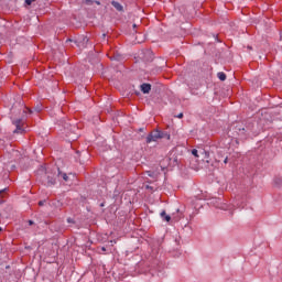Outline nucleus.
Wrapping results in <instances>:
<instances>
[{
	"mask_svg": "<svg viewBox=\"0 0 282 282\" xmlns=\"http://www.w3.org/2000/svg\"><path fill=\"white\" fill-rule=\"evenodd\" d=\"M257 120L249 119L246 122L245 128H237L238 135H246V133H253V135H258L259 131H257Z\"/></svg>",
	"mask_w": 282,
	"mask_h": 282,
	"instance_id": "1",
	"label": "nucleus"
},
{
	"mask_svg": "<svg viewBox=\"0 0 282 282\" xmlns=\"http://www.w3.org/2000/svg\"><path fill=\"white\" fill-rule=\"evenodd\" d=\"M44 172H45L46 177H52V175L53 176L57 175V177H61V175L63 177H67V173L61 172V169L58 166L52 165V164L45 165Z\"/></svg>",
	"mask_w": 282,
	"mask_h": 282,
	"instance_id": "2",
	"label": "nucleus"
},
{
	"mask_svg": "<svg viewBox=\"0 0 282 282\" xmlns=\"http://www.w3.org/2000/svg\"><path fill=\"white\" fill-rule=\"evenodd\" d=\"M63 127L66 131L67 138H69L73 141L78 140V134H76L78 128H76V126H72V123L64 121Z\"/></svg>",
	"mask_w": 282,
	"mask_h": 282,
	"instance_id": "3",
	"label": "nucleus"
},
{
	"mask_svg": "<svg viewBox=\"0 0 282 282\" xmlns=\"http://www.w3.org/2000/svg\"><path fill=\"white\" fill-rule=\"evenodd\" d=\"M66 43H74V45L85 50V47H87V43H89V37H87V35H82L78 40L67 39Z\"/></svg>",
	"mask_w": 282,
	"mask_h": 282,
	"instance_id": "4",
	"label": "nucleus"
},
{
	"mask_svg": "<svg viewBox=\"0 0 282 282\" xmlns=\"http://www.w3.org/2000/svg\"><path fill=\"white\" fill-rule=\"evenodd\" d=\"M160 130H154L152 131L148 137H147V144H151V142H158V140H162Z\"/></svg>",
	"mask_w": 282,
	"mask_h": 282,
	"instance_id": "5",
	"label": "nucleus"
},
{
	"mask_svg": "<svg viewBox=\"0 0 282 282\" xmlns=\"http://www.w3.org/2000/svg\"><path fill=\"white\" fill-rule=\"evenodd\" d=\"M140 58H142V61H145V63H151V61H153V51L145 50L141 52Z\"/></svg>",
	"mask_w": 282,
	"mask_h": 282,
	"instance_id": "6",
	"label": "nucleus"
},
{
	"mask_svg": "<svg viewBox=\"0 0 282 282\" xmlns=\"http://www.w3.org/2000/svg\"><path fill=\"white\" fill-rule=\"evenodd\" d=\"M13 124L17 127L13 133H23L25 131L23 128H21V124H23V119L13 120Z\"/></svg>",
	"mask_w": 282,
	"mask_h": 282,
	"instance_id": "7",
	"label": "nucleus"
},
{
	"mask_svg": "<svg viewBox=\"0 0 282 282\" xmlns=\"http://www.w3.org/2000/svg\"><path fill=\"white\" fill-rule=\"evenodd\" d=\"M111 6L118 11V12H124V7L120 4L118 1H112Z\"/></svg>",
	"mask_w": 282,
	"mask_h": 282,
	"instance_id": "8",
	"label": "nucleus"
},
{
	"mask_svg": "<svg viewBox=\"0 0 282 282\" xmlns=\"http://www.w3.org/2000/svg\"><path fill=\"white\" fill-rule=\"evenodd\" d=\"M141 91H142V94H150L151 93V84H142Z\"/></svg>",
	"mask_w": 282,
	"mask_h": 282,
	"instance_id": "9",
	"label": "nucleus"
},
{
	"mask_svg": "<svg viewBox=\"0 0 282 282\" xmlns=\"http://www.w3.org/2000/svg\"><path fill=\"white\" fill-rule=\"evenodd\" d=\"M161 217H162V219H164V221H171V217L169 215H166L165 210H163L161 213Z\"/></svg>",
	"mask_w": 282,
	"mask_h": 282,
	"instance_id": "10",
	"label": "nucleus"
},
{
	"mask_svg": "<svg viewBox=\"0 0 282 282\" xmlns=\"http://www.w3.org/2000/svg\"><path fill=\"white\" fill-rule=\"evenodd\" d=\"M202 155H204V160H208V158H210V152L206 151V150H202Z\"/></svg>",
	"mask_w": 282,
	"mask_h": 282,
	"instance_id": "11",
	"label": "nucleus"
},
{
	"mask_svg": "<svg viewBox=\"0 0 282 282\" xmlns=\"http://www.w3.org/2000/svg\"><path fill=\"white\" fill-rule=\"evenodd\" d=\"M217 76H218V78H219V80H226V73H224V72H219L218 74H217Z\"/></svg>",
	"mask_w": 282,
	"mask_h": 282,
	"instance_id": "12",
	"label": "nucleus"
},
{
	"mask_svg": "<svg viewBox=\"0 0 282 282\" xmlns=\"http://www.w3.org/2000/svg\"><path fill=\"white\" fill-rule=\"evenodd\" d=\"M37 175H45V165H41V167L37 170Z\"/></svg>",
	"mask_w": 282,
	"mask_h": 282,
	"instance_id": "13",
	"label": "nucleus"
},
{
	"mask_svg": "<svg viewBox=\"0 0 282 282\" xmlns=\"http://www.w3.org/2000/svg\"><path fill=\"white\" fill-rule=\"evenodd\" d=\"M55 184H56V178L54 177L48 178L47 186H54Z\"/></svg>",
	"mask_w": 282,
	"mask_h": 282,
	"instance_id": "14",
	"label": "nucleus"
},
{
	"mask_svg": "<svg viewBox=\"0 0 282 282\" xmlns=\"http://www.w3.org/2000/svg\"><path fill=\"white\" fill-rule=\"evenodd\" d=\"M164 138H166V140H171V134L161 131V140L164 139Z\"/></svg>",
	"mask_w": 282,
	"mask_h": 282,
	"instance_id": "15",
	"label": "nucleus"
},
{
	"mask_svg": "<svg viewBox=\"0 0 282 282\" xmlns=\"http://www.w3.org/2000/svg\"><path fill=\"white\" fill-rule=\"evenodd\" d=\"M34 110L37 112V113H40V111H43V105H37L35 108H34Z\"/></svg>",
	"mask_w": 282,
	"mask_h": 282,
	"instance_id": "16",
	"label": "nucleus"
},
{
	"mask_svg": "<svg viewBox=\"0 0 282 282\" xmlns=\"http://www.w3.org/2000/svg\"><path fill=\"white\" fill-rule=\"evenodd\" d=\"M192 155H194V158H199V152L197 151V149L192 150Z\"/></svg>",
	"mask_w": 282,
	"mask_h": 282,
	"instance_id": "17",
	"label": "nucleus"
},
{
	"mask_svg": "<svg viewBox=\"0 0 282 282\" xmlns=\"http://www.w3.org/2000/svg\"><path fill=\"white\" fill-rule=\"evenodd\" d=\"M36 0H24L25 6H32Z\"/></svg>",
	"mask_w": 282,
	"mask_h": 282,
	"instance_id": "18",
	"label": "nucleus"
},
{
	"mask_svg": "<svg viewBox=\"0 0 282 282\" xmlns=\"http://www.w3.org/2000/svg\"><path fill=\"white\" fill-rule=\"evenodd\" d=\"M3 193H8V188L0 189V197H6Z\"/></svg>",
	"mask_w": 282,
	"mask_h": 282,
	"instance_id": "19",
	"label": "nucleus"
},
{
	"mask_svg": "<svg viewBox=\"0 0 282 282\" xmlns=\"http://www.w3.org/2000/svg\"><path fill=\"white\" fill-rule=\"evenodd\" d=\"M113 59H115V61H121V59H122V56H120L119 54H117V55L113 56Z\"/></svg>",
	"mask_w": 282,
	"mask_h": 282,
	"instance_id": "20",
	"label": "nucleus"
},
{
	"mask_svg": "<svg viewBox=\"0 0 282 282\" xmlns=\"http://www.w3.org/2000/svg\"><path fill=\"white\" fill-rule=\"evenodd\" d=\"M85 3H87V6H91V3H94L91 0H84Z\"/></svg>",
	"mask_w": 282,
	"mask_h": 282,
	"instance_id": "21",
	"label": "nucleus"
},
{
	"mask_svg": "<svg viewBox=\"0 0 282 282\" xmlns=\"http://www.w3.org/2000/svg\"><path fill=\"white\" fill-rule=\"evenodd\" d=\"M39 206H45V200H40Z\"/></svg>",
	"mask_w": 282,
	"mask_h": 282,
	"instance_id": "22",
	"label": "nucleus"
},
{
	"mask_svg": "<svg viewBox=\"0 0 282 282\" xmlns=\"http://www.w3.org/2000/svg\"><path fill=\"white\" fill-rule=\"evenodd\" d=\"M68 224H74V218H67Z\"/></svg>",
	"mask_w": 282,
	"mask_h": 282,
	"instance_id": "23",
	"label": "nucleus"
},
{
	"mask_svg": "<svg viewBox=\"0 0 282 282\" xmlns=\"http://www.w3.org/2000/svg\"><path fill=\"white\" fill-rule=\"evenodd\" d=\"M176 118H180V119H182V118H184V113H178L177 116H176Z\"/></svg>",
	"mask_w": 282,
	"mask_h": 282,
	"instance_id": "24",
	"label": "nucleus"
},
{
	"mask_svg": "<svg viewBox=\"0 0 282 282\" xmlns=\"http://www.w3.org/2000/svg\"><path fill=\"white\" fill-rule=\"evenodd\" d=\"M29 226H34V221L29 220Z\"/></svg>",
	"mask_w": 282,
	"mask_h": 282,
	"instance_id": "25",
	"label": "nucleus"
},
{
	"mask_svg": "<svg viewBox=\"0 0 282 282\" xmlns=\"http://www.w3.org/2000/svg\"><path fill=\"white\" fill-rule=\"evenodd\" d=\"M224 163H225V164H228V158H226V159L224 160Z\"/></svg>",
	"mask_w": 282,
	"mask_h": 282,
	"instance_id": "26",
	"label": "nucleus"
},
{
	"mask_svg": "<svg viewBox=\"0 0 282 282\" xmlns=\"http://www.w3.org/2000/svg\"><path fill=\"white\" fill-rule=\"evenodd\" d=\"M132 28H133V30H135V28H138V24H133Z\"/></svg>",
	"mask_w": 282,
	"mask_h": 282,
	"instance_id": "27",
	"label": "nucleus"
},
{
	"mask_svg": "<svg viewBox=\"0 0 282 282\" xmlns=\"http://www.w3.org/2000/svg\"><path fill=\"white\" fill-rule=\"evenodd\" d=\"M145 188H151V191H153V187H151V186H149V185H147Z\"/></svg>",
	"mask_w": 282,
	"mask_h": 282,
	"instance_id": "28",
	"label": "nucleus"
},
{
	"mask_svg": "<svg viewBox=\"0 0 282 282\" xmlns=\"http://www.w3.org/2000/svg\"><path fill=\"white\" fill-rule=\"evenodd\" d=\"M26 109H28L29 113H32V109H30V108H26Z\"/></svg>",
	"mask_w": 282,
	"mask_h": 282,
	"instance_id": "29",
	"label": "nucleus"
},
{
	"mask_svg": "<svg viewBox=\"0 0 282 282\" xmlns=\"http://www.w3.org/2000/svg\"><path fill=\"white\" fill-rule=\"evenodd\" d=\"M106 36H107V34L104 33V34H102V39H106Z\"/></svg>",
	"mask_w": 282,
	"mask_h": 282,
	"instance_id": "30",
	"label": "nucleus"
},
{
	"mask_svg": "<svg viewBox=\"0 0 282 282\" xmlns=\"http://www.w3.org/2000/svg\"><path fill=\"white\" fill-rule=\"evenodd\" d=\"M173 162L177 163V159H174Z\"/></svg>",
	"mask_w": 282,
	"mask_h": 282,
	"instance_id": "31",
	"label": "nucleus"
},
{
	"mask_svg": "<svg viewBox=\"0 0 282 282\" xmlns=\"http://www.w3.org/2000/svg\"><path fill=\"white\" fill-rule=\"evenodd\" d=\"M63 180H64V182H67V177H64Z\"/></svg>",
	"mask_w": 282,
	"mask_h": 282,
	"instance_id": "32",
	"label": "nucleus"
},
{
	"mask_svg": "<svg viewBox=\"0 0 282 282\" xmlns=\"http://www.w3.org/2000/svg\"><path fill=\"white\" fill-rule=\"evenodd\" d=\"M279 180V183L281 184L282 183V180L281 178H278Z\"/></svg>",
	"mask_w": 282,
	"mask_h": 282,
	"instance_id": "33",
	"label": "nucleus"
},
{
	"mask_svg": "<svg viewBox=\"0 0 282 282\" xmlns=\"http://www.w3.org/2000/svg\"><path fill=\"white\" fill-rule=\"evenodd\" d=\"M96 4H97V6H100V2L97 1Z\"/></svg>",
	"mask_w": 282,
	"mask_h": 282,
	"instance_id": "34",
	"label": "nucleus"
},
{
	"mask_svg": "<svg viewBox=\"0 0 282 282\" xmlns=\"http://www.w3.org/2000/svg\"><path fill=\"white\" fill-rule=\"evenodd\" d=\"M248 50H252V46H248Z\"/></svg>",
	"mask_w": 282,
	"mask_h": 282,
	"instance_id": "35",
	"label": "nucleus"
},
{
	"mask_svg": "<svg viewBox=\"0 0 282 282\" xmlns=\"http://www.w3.org/2000/svg\"><path fill=\"white\" fill-rule=\"evenodd\" d=\"M206 163H207V164H209V163H210V161H208V160H207V161H206Z\"/></svg>",
	"mask_w": 282,
	"mask_h": 282,
	"instance_id": "36",
	"label": "nucleus"
},
{
	"mask_svg": "<svg viewBox=\"0 0 282 282\" xmlns=\"http://www.w3.org/2000/svg\"><path fill=\"white\" fill-rule=\"evenodd\" d=\"M1 230H2V229H1V227H0V232H1Z\"/></svg>",
	"mask_w": 282,
	"mask_h": 282,
	"instance_id": "37",
	"label": "nucleus"
}]
</instances>
